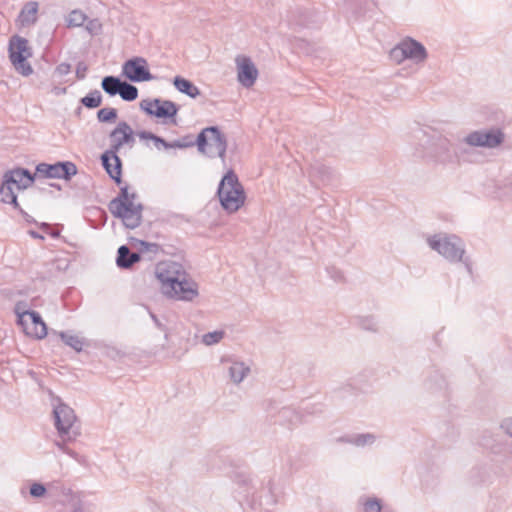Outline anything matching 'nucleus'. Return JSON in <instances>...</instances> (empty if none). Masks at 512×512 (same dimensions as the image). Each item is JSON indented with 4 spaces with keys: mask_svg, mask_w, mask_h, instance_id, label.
Listing matches in <instances>:
<instances>
[{
    "mask_svg": "<svg viewBox=\"0 0 512 512\" xmlns=\"http://www.w3.org/2000/svg\"><path fill=\"white\" fill-rule=\"evenodd\" d=\"M217 196L228 213L238 211L245 203L246 193L234 170H228L219 182Z\"/></svg>",
    "mask_w": 512,
    "mask_h": 512,
    "instance_id": "f257e3e1",
    "label": "nucleus"
},
{
    "mask_svg": "<svg viewBox=\"0 0 512 512\" xmlns=\"http://www.w3.org/2000/svg\"><path fill=\"white\" fill-rule=\"evenodd\" d=\"M428 244L431 249L437 251L449 262H461L470 275L473 273L472 261L470 257L465 256L464 244L458 236L449 235L440 238L438 235H434L428 238Z\"/></svg>",
    "mask_w": 512,
    "mask_h": 512,
    "instance_id": "f03ea898",
    "label": "nucleus"
},
{
    "mask_svg": "<svg viewBox=\"0 0 512 512\" xmlns=\"http://www.w3.org/2000/svg\"><path fill=\"white\" fill-rule=\"evenodd\" d=\"M55 401L57 403L54 404L52 414L59 437L76 440L81 435V430L74 410L59 397Z\"/></svg>",
    "mask_w": 512,
    "mask_h": 512,
    "instance_id": "7ed1b4c3",
    "label": "nucleus"
},
{
    "mask_svg": "<svg viewBox=\"0 0 512 512\" xmlns=\"http://www.w3.org/2000/svg\"><path fill=\"white\" fill-rule=\"evenodd\" d=\"M424 157L441 165L456 163L458 154L445 136L433 132L424 144Z\"/></svg>",
    "mask_w": 512,
    "mask_h": 512,
    "instance_id": "20e7f679",
    "label": "nucleus"
},
{
    "mask_svg": "<svg viewBox=\"0 0 512 512\" xmlns=\"http://www.w3.org/2000/svg\"><path fill=\"white\" fill-rule=\"evenodd\" d=\"M8 53L11 63L18 73L23 76L33 73L32 66L27 62V59L32 56V51L26 38L19 35L12 36L9 40Z\"/></svg>",
    "mask_w": 512,
    "mask_h": 512,
    "instance_id": "39448f33",
    "label": "nucleus"
},
{
    "mask_svg": "<svg viewBox=\"0 0 512 512\" xmlns=\"http://www.w3.org/2000/svg\"><path fill=\"white\" fill-rule=\"evenodd\" d=\"M390 55L398 63L408 59L415 64H421L428 58V52L424 45L411 37H406L401 40L391 50Z\"/></svg>",
    "mask_w": 512,
    "mask_h": 512,
    "instance_id": "423d86ee",
    "label": "nucleus"
},
{
    "mask_svg": "<svg viewBox=\"0 0 512 512\" xmlns=\"http://www.w3.org/2000/svg\"><path fill=\"white\" fill-rule=\"evenodd\" d=\"M198 142V151L200 153H206V148L210 145L215 147L216 152L210 153L209 157L218 156L222 160L225 159L227 139L218 126H209L202 129L198 134Z\"/></svg>",
    "mask_w": 512,
    "mask_h": 512,
    "instance_id": "0eeeda50",
    "label": "nucleus"
},
{
    "mask_svg": "<svg viewBox=\"0 0 512 512\" xmlns=\"http://www.w3.org/2000/svg\"><path fill=\"white\" fill-rule=\"evenodd\" d=\"M505 133L501 128L476 130L464 137L463 142L471 147L494 149L503 144Z\"/></svg>",
    "mask_w": 512,
    "mask_h": 512,
    "instance_id": "6e6552de",
    "label": "nucleus"
},
{
    "mask_svg": "<svg viewBox=\"0 0 512 512\" xmlns=\"http://www.w3.org/2000/svg\"><path fill=\"white\" fill-rule=\"evenodd\" d=\"M140 109L149 116L162 119H171V123L176 124V116L180 106L171 100L155 98L153 100H142L140 102Z\"/></svg>",
    "mask_w": 512,
    "mask_h": 512,
    "instance_id": "1a4fd4ad",
    "label": "nucleus"
},
{
    "mask_svg": "<svg viewBox=\"0 0 512 512\" xmlns=\"http://www.w3.org/2000/svg\"><path fill=\"white\" fill-rule=\"evenodd\" d=\"M35 170L37 177L66 181L78 172L77 166L71 161H58L53 164L42 162L36 165Z\"/></svg>",
    "mask_w": 512,
    "mask_h": 512,
    "instance_id": "9d476101",
    "label": "nucleus"
},
{
    "mask_svg": "<svg viewBox=\"0 0 512 512\" xmlns=\"http://www.w3.org/2000/svg\"><path fill=\"white\" fill-rule=\"evenodd\" d=\"M122 75L134 83L150 81L155 78L148 68L147 60L139 56L132 57L124 62Z\"/></svg>",
    "mask_w": 512,
    "mask_h": 512,
    "instance_id": "9b49d317",
    "label": "nucleus"
},
{
    "mask_svg": "<svg viewBox=\"0 0 512 512\" xmlns=\"http://www.w3.org/2000/svg\"><path fill=\"white\" fill-rule=\"evenodd\" d=\"M157 279L162 284L163 293L169 288H173V283L185 276L186 271L182 264L175 261H163L157 264L155 271Z\"/></svg>",
    "mask_w": 512,
    "mask_h": 512,
    "instance_id": "f8f14e48",
    "label": "nucleus"
},
{
    "mask_svg": "<svg viewBox=\"0 0 512 512\" xmlns=\"http://www.w3.org/2000/svg\"><path fill=\"white\" fill-rule=\"evenodd\" d=\"M36 177V171L31 173L27 168L17 167L4 173L0 188L15 185L18 190H24L35 182Z\"/></svg>",
    "mask_w": 512,
    "mask_h": 512,
    "instance_id": "ddd939ff",
    "label": "nucleus"
},
{
    "mask_svg": "<svg viewBox=\"0 0 512 512\" xmlns=\"http://www.w3.org/2000/svg\"><path fill=\"white\" fill-rule=\"evenodd\" d=\"M109 138L111 140V145L108 150L113 155H118V152L124 145L133 147L135 143L134 131L125 121L118 122L116 127L109 133Z\"/></svg>",
    "mask_w": 512,
    "mask_h": 512,
    "instance_id": "4468645a",
    "label": "nucleus"
},
{
    "mask_svg": "<svg viewBox=\"0 0 512 512\" xmlns=\"http://www.w3.org/2000/svg\"><path fill=\"white\" fill-rule=\"evenodd\" d=\"M164 294L176 300L192 301L198 295L197 284L186 273L173 283V288L165 290Z\"/></svg>",
    "mask_w": 512,
    "mask_h": 512,
    "instance_id": "2eb2a0df",
    "label": "nucleus"
},
{
    "mask_svg": "<svg viewBox=\"0 0 512 512\" xmlns=\"http://www.w3.org/2000/svg\"><path fill=\"white\" fill-rule=\"evenodd\" d=\"M236 63L238 82L246 88L252 87L258 77L257 67L252 60L246 56H238Z\"/></svg>",
    "mask_w": 512,
    "mask_h": 512,
    "instance_id": "dca6fc26",
    "label": "nucleus"
},
{
    "mask_svg": "<svg viewBox=\"0 0 512 512\" xmlns=\"http://www.w3.org/2000/svg\"><path fill=\"white\" fill-rule=\"evenodd\" d=\"M101 164L109 177L115 182L117 186L123 183L122 180V167L123 163L117 154H111L109 150L104 151L100 156Z\"/></svg>",
    "mask_w": 512,
    "mask_h": 512,
    "instance_id": "f3484780",
    "label": "nucleus"
},
{
    "mask_svg": "<svg viewBox=\"0 0 512 512\" xmlns=\"http://www.w3.org/2000/svg\"><path fill=\"white\" fill-rule=\"evenodd\" d=\"M143 210L144 206L142 203L135 204L134 201H131L130 205L121 211L122 214H117L115 218L120 219L125 228L133 230L142 224Z\"/></svg>",
    "mask_w": 512,
    "mask_h": 512,
    "instance_id": "a211bd4d",
    "label": "nucleus"
},
{
    "mask_svg": "<svg viewBox=\"0 0 512 512\" xmlns=\"http://www.w3.org/2000/svg\"><path fill=\"white\" fill-rule=\"evenodd\" d=\"M137 198V194L135 192H129V186L125 184L124 186L120 185V190L118 195L113 198L109 204L108 209L110 213L115 217L117 214H122V210L130 205L131 201H135Z\"/></svg>",
    "mask_w": 512,
    "mask_h": 512,
    "instance_id": "6ab92c4d",
    "label": "nucleus"
},
{
    "mask_svg": "<svg viewBox=\"0 0 512 512\" xmlns=\"http://www.w3.org/2000/svg\"><path fill=\"white\" fill-rule=\"evenodd\" d=\"M309 178L315 186L325 185L331 181L332 171L327 165L315 162L310 165Z\"/></svg>",
    "mask_w": 512,
    "mask_h": 512,
    "instance_id": "aec40b11",
    "label": "nucleus"
},
{
    "mask_svg": "<svg viewBox=\"0 0 512 512\" xmlns=\"http://www.w3.org/2000/svg\"><path fill=\"white\" fill-rule=\"evenodd\" d=\"M141 259L140 253L132 252L127 245H121L117 250L116 264L120 269H130Z\"/></svg>",
    "mask_w": 512,
    "mask_h": 512,
    "instance_id": "412c9836",
    "label": "nucleus"
},
{
    "mask_svg": "<svg viewBox=\"0 0 512 512\" xmlns=\"http://www.w3.org/2000/svg\"><path fill=\"white\" fill-rule=\"evenodd\" d=\"M39 4L36 1L27 2L18 15V21L21 26L29 27L37 22V13Z\"/></svg>",
    "mask_w": 512,
    "mask_h": 512,
    "instance_id": "4be33fe9",
    "label": "nucleus"
},
{
    "mask_svg": "<svg viewBox=\"0 0 512 512\" xmlns=\"http://www.w3.org/2000/svg\"><path fill=\"white\" fill-rule=\"evenodd\" d=\"M275 407H271L268 411L271 413V416L277 417L276 421H279L281 424L288 423L290 425H296L300 422V415L290 407H281L277 414L273 413Z\"/></svg>",
    "mask_w": 512,
    "mask_h": 512,
    "instance_id": "5701e85b",
    "label": "nucleus"
},
{
    "mask_svg": "<svg viewBox=\"0 0 512 512\" xmlns=\"http://www.w3.org/2000/svg\"><path fill=\"white\" fill-rule=\"evenodd\" d=\"M173 85L174 87L180 92L183 93L190 98H196L200 95V90L197 86L194 85V83L182 76H175L173 78Z\"/></svg>",
    "mask_w": 512,
    "mask_h": 512,
    "instance_id": "b1692460",
    "label": "nucleus"
},
{
    "mask_svg": "<svg viewBox=\"0 0 512 512\" xmlns=\"http://www.w3.org/2000/svg\"><path fill=\"white\" fill-rule=\"evenodd\" d=\"M28 317L34 329L33 332L29 331V335H34L37 339L44 338L47 335V325L41 315L37 311L31 310L30 313H28Z\"/></svg>",
    "mask_w": 512,
    "mask_h": 512,
    "instance_id": "393cba45",
    "label": "nucleus"
},
{
    "mask_svg": "<svg viewBox=\"0 0 512 512\" xmlns=\"http://www.w3.org/2000/svg\"><path fill=\"white\" fill-rule=\"evenodd\" d=\"M123 81L118 76L108 75L102 78L101 88L106 94L113 97L119 94Z\"/></svg>",
    "mask_w": 512,
    "mask_h": 512,
    "instance_id": "a878e982",
    "label": "nucleus"
},
{
    "mask_svg": "<svg viewBox=\"0 0 512 512\" xmlns=\"http://www.w3.org/2000/svg\"><path fill=\"white\" fill-rule=\"evenodd\" d=\"M249 372L250 367L246 366L243 362H232V365L229 367L230 378L235 384L242 382Z\"/></svg>",
    "mask_w": 512,
    "mask_h": 512,
    "instance_id": "bb28decb",
    "label": "nucleus"
},
{
    "mask_svg": "<svg viewBox=\"0 0 512 512\" xmlns=\"http://www.w3.org/2000/svg\"><path fill=\"white\" fill-rule=\"evenodd\" d=\"M339 442L351 443L356 446H365L375 441V436L371 433L357 434L355 436H343L338 439Z\"/></svg>",
    "mask_w": 512,
    "mask_h": 512,
    "instance_id": "cd10ccee",
    "label": "nucleus"
},
{
    "mask_svg": "<svg viewBox=\"0 0 512 512\" xmlns=\"http://www.w3.org/2000/svg\"><path fill=\"white\" fill-rule=\"evenodd\" d=\"M59 336L61 340L76 352H81L84 346V339L77 335H73L70 332H60Z\"/></svg>",
    "mask_w": 512,
    "mask_h": 512,
    "instance_id": "c85d7f7f",
    "label": "nucleus"
},
{
    "mask_svg": "<svg viewBox=\"0 0 512 512\" xmlns=\"http://www.w3.org/2000/svg\"><path fill=\"white\" fill-rule=\"evenodd\" d=\"M80 103L87 109L98 108L102 104V95L99 90H92L80 99Z\"/></svg>",
    "mask_w": 512,
    "mask_h": 512,
    "instance_id": "c756f323",
    "label": "nucleus"
},
{
    "mask_svg": "<svg viewBox=\"0 0 512 512\" xmlns=\"http://www.w3.org/2000/svg\"><path fill=\"white\" fill-rule=\"evenodd\" d=\"M118 95L121 97L122 100L132 102L138 98V88L135 85L124 80L120 87V92Z\"/></svg>",
    "mask_w": 512,
    "mask_h": 512,
    "instance_id": "7c9ffc66",
    "label": "nucleus"
},
{
    "mask_svg": "<svg viewBox=\"0 0 512 512\" xmlns=\"http://www.w3.org/2000/svg\"><path fill=\"white\" fill-rule=\"evenodd\" d=\"M0 195L3 203L12 205L14 209L20 212L22 208L18 203L13 187L6 186L5 188H0Z\"/></svg>",
    "mask_w": 512,
    "mask_h": 512,
    "instance_id": "2f4dec72",
    "label": "nucleus"
},
{
    "mask_svg": "<svg viewBox=\"0 0 512 512\" xmlns=\"http://www.w3.org/2000/svg\"><path fill=\"white\" fill-rule=\"evenodd\" d=\"M321 21L320 14H317L310 10L299 11L298 24L301 26H310L317 24Z\"/></svg>",
    "mask_w": 512,
    "mask_h": 512,
    "instance_id": "473e14b6",
    "label": "nucleus"
},
{
    "mask_svg": "<svg viewBox=\"0 0 512 512\" xmlns=\"http://www.w3.org/2000/svg\"><path fill=\"white\" fill-rule=\"evenodd\" d=\"M30 309H27V304L23 301H19L15 304L14 312L17 315V323L21 325L26 334H30L28 327H26V320L25 317L28 316V313H30Z\"/></svg>",
    "mask_w": 512,
    "mask_h": 512,
    "instance_id": "72a5a7b5",
    "label": "nucleus"
},
{
    "mask_svg": "<svg viewBox=\"0 0 512 512\" xmlns=\"http://www.w3.org/2000/svg\"><path fill=\"white\" fill-rule=\"evenodd\" d=\"M118 118L117 109L104 107L97 111V120L100 123H114Z\"/></svg>",
    "mask_w": 512,
    "mask_h": 512,
    "instance_id": "f704fd0d",
    "label": "nucleus"
},
{
    "mask_svg": "<svg viewBox=\"0 0 512 512\" xmlns=\"http://www.w3.org/2000/svg\"><path fill=\"white\" fill-rule=\"evenodd\" d=\"M130 241H131V243L135 242V243H137L139 245L138 253H140L141 257H142V254H144V253L157 254L161 250L160 245L157 244V243H151V242H147V241H144V240H139V239L134 238V237H131Z\"/></svg>",
    "mask_w": 512,
    "mask_h": 512,
    "instance_id": "c9c22d12",
    "label": "nucleus"
},
{
    "mask_svg": "<svg viewBox=\"0 0 512 512\" xmlns=\"http://www.w3.org/2000/svg\"><path fill=\"white\" fill-rule=\"evenodd\" d=\"M136 135L142 139V140H151L154 142L155 146L159 148V146H163L165 149H167L168 141H166L164 138L150 132V131H138Z\"/></svg>",
    "mask_w": 512,
    "mask_h": 512,
    "instance_id": "e433bc0d",
    "label": "nucleus"
},
{
    "mask_svg": "<svg viewBox=\"0 0 512 512\" xmlns=\"http://www.w3.org/2000/svg\"><path fill=\"white\" fill-rule=\"evenodd\" d=\"M224 335L225 332L223 330L208 332L202 336V342L207 346H211L213 344L220 342L223 339Z\"/></svg>",
    "mask_w": 512,
    "mask_h": 512,
    "instance_id": "4c0bfd02",
    "label": "nucleus"
},
{
    "mask_svg": "<svg viewBox=\"0 0 512 512\" xmlns=\"http://www.w3.org/2000/svg\"><path fill=\"white\" fill-rule=\"evenodd\" d=\"M38 227L52 238H59L63 225L56 224L53 226L47 222H42L38 224Z\"/></svg>",
    "mask_w": 512,
    "mask_h": 512,
    "instance_id": "58836bf2",
    "label": "nucleus"
},
{
    "mask_svg": "<svg viewBox=\"0 0 512 512\" xmlns=\"http://www.w3.org/2000/svg\"><path fill=\"white\" fill-rule=\"evenodd\" d=\"M86 15L80 10H73L68 17L69 27H80L86 20Z\"/></svg>",
    "mask_w": 512,
    "mask_h": 512,
    "instance_id": "ea45409f",
    "label": "nucleus"
},
{
    "mask_svg": "<svg viewBox=\"0 0 512 512\" xmlns=\"http://www.w3.org/2000/svg\"><path fill=\"white\" fill-rule=\"evenodd\" d=\"M75 440H68L65 438H60V440H55L54 444L65 454L69 455L70 457L78 460L79 454L75 452L74 450L67 447V443L74 442Z\"/></svg>",
    "mask_w": 512,
    "mask_h": 512,
    "instance_id": "a19ab883",
    "label": "nucleus"
},
{
    "mask_svg": "<svg viewBox=\"0 0 512 512\" xmlns=\"http://www.w3.org/2000/svg\"><path fill=\"white\" fill-rule=\"evenodd\" d=\"M358 325L363 330H366V331H371V332H377L378 331L377 323H376V321H375L373 316L359 317L358 318Z\"/></svg>",
    "mask_w": 512,
    "mask_h": 512,
    "instance_id": "79ce46f5",
    "label": "nucleus"
},
{
    "mask_svg": "<svg viewBox=\"0 0 512 512\" xmlns=\"http://www.w3.org/2000/svg\"><path fill=\"white\" fill-rule=\"evenodd\" d=\"M233 481L239 486V487H243L245 488L244 489V492L246 493V495H249L250 494V490L252 489V487H250V478L243 474V473H235L234 476H233Z\"/></svg>",
    "mask_w": 512,
    "mask_h": 512,
    "instance_id": "37998d69",
    "label": "nucleus"
},
{
    "mask_svg": "<svg viewBox=\"0 0 512 512\" xmlns=\"http://www.w3.org/2000/svg\"><path fill=\"white\" fill-rule=\"evenodd\" d=\"M364 512H381L382 503L378 498H368L364 503Z\"/></svg>",
    "mask_w": 512,
    "mask_h": 512,
    "instance_id": "c03bdc74",
    "label": "nucleus"
},
{
    "mask_svg": "<svg viewBox=\"0 0 512 512\" xmlns=\"http://www.w3.org/2000/svg\"><path fill=\"white\" fill-rule=\"evenodd\" d=\"M29 493L33 498H42L47 493V487L40 482H34L29 488Z\"/></svg>",
    "mask_w": 512,
    "mask_h": 512,
    "instance_id": "a18cd8bd",
    "label": "nucleus"
},
{
    "mask_svg": "<svg viewBox=\"0 0 512 512\" xmlns=\"http://www.w3.org/2000/svg\"><path fill=\"white\" fill-rule=\"evenodd\" d=\"M435 382V389H443L446 387V380L443 375L435 372V375L428 380L429 389H434L432 382Z\"/></svg>",
    "mask_w": 512,
    "mask_h": 512,
    "instance_id": "49530a36",
    "label": "nucleus"
},
{
    "mask_svg": "<svg viewBox=\"0 0 512 512\" xmlns=\"http://www.w3.org/2000/svg\"><path fill=\"white\" fill-rule=\"evenodd\" d=\"M48 491L55 495L58 493L67 495L70 492V489H66L60 482H53V483L48 484L47 492Z\"/></svg>",
    "mask_w": 512,
    "mask_h": 512,
    "instance_id": "de8ad7c7",
    "label": "nucleus"
},
{
    "mask_svg": "<svg viewBox=\"0 0 512 512\" xmlns=\"http://www.w3.org/2000/svg\"><path fill=\"white\" fill-rule=\"evenodd\" d=\"M326 271L335 282H342L344 280V275H343L342 271H340L336 267H334V266L327 267Z\"/></svg>",
    "mask_w": 512,
    "mask_h": 512,
    "instance_id": "09e8293b",
    "label": "nucleus"
},
{
    "mask_svg": "<svg viewBox=\"0 0 512 512\" xmlns=\"http://www.w3.org/2000/svg\"><path fill=\"white\" fill-rule=\"evenodd\" d=\"M94 214H95V216H97V218L99 220L98 227L104 226L108 219V215H107L106 211L102 208L96 207L94 209Z\"/></svg>",
    "mask_w": 512,
    "mask_h": 512,
    "instance_id": "8fccbe9b",
    "label": "nucleus"
},
{
    "mask_svg": "<svg viewBox=\"0 0 512 512\" xmlns=\"http://www.w3.org/2000/svg\"><path fill=\"white\" fill-rule=\"evenodd\" d=\"M88 70V66L85 62L80 61L76 66V77L78 80H82L86 77V72Z\"/></svg>",
    "mask_w": 512,
    "mask_h": 512,
    "instance_id": "3c124183",
    "label": "nucleus"
},
{
    "mask_svg": "<svg viewBox=\"0 0 512 512\" xmlns=\"http://www.w3.org/2000/svg\"><path fill=\"white\" fill-rule=\"evenodd\" d=\"M70 71L71 65L69 63L63 62L56 66L54 73L59 76H64L70 73Z\"/></svg>",
    "mask_w": 512,
    "mask_h": 512,
    "instance_id": "603ef678",
    "label": "nucleus"
},
{
    "mask_svg": "<svg viewBox=\"0 0 512 512\" xmlns=\"http://www.w3.org/2000/svg\"><path fill=\"white\" fill-rule=\"evenodd\" d=\"M182 144H186V148L193 147L196 145L198 147V136L194 139L193 135H185L179 139Z\"/></svg>",
    "mask_w": 512,
    "mask_h": 512,
    "instance_id": "864d4df0",
    "label": "nucleus"
},
{
    "mask_svg": "<svg viewBox=\"0 0 512 512\" xmlns=\"http://www.w3.org/2000/svg\"><path fill=\"white\" fill-rule=\"evenodd\" d=\"M501 428L512 438V419H506L502 422Z\"/></svg>",
    "mask_w": 512,
    "mask_h": 512,
    "instance_id": "5fc2aeb1",
    "label": "nucleus"
},
{
    "mask_svg": "<svg viewBox=\"0 0 512 512\" xmlns=\"http://www.w3.org/2000/svg\"><path fill=\"white\" fill-rule=\"evenodd\" d=\"M71 512H84V505L81 500L74 501L72 504V511Z\"/></svg>",
    "mask_w": 512,
    "mask_h": 512,
    "instance_id": "6e6d98bb",
    "label": "nucleus"
},
{
    "mask_svg": "<svg viewBox=\"0 0 512 512\" xmlns=\"http://www.w3.org/2000/svg\"><path fill=\"white\" fill-rule=\"evenodd\" d=\"M20 214L22 215V217L24 218V220L29 223V224H36L38 225L39 223H37V221L32 217L30 216L26 211H24L23 209H20Z\"/></svg>",
    "mask_w": 512,
    "mask_h": 512,
    "instance_id": "4d7b16f0",
    "label": "nucleus"
},
{
    "mask_svg": "<svg viewBox=\"0 0 512 512\" xmlns=\"http://www.w3.org/2000/svg\"><path fill=\"white\" fill-rule=\"evenodd\" d=\"M171 148L184 149V148H186V144H182V143L180 142V140H179V139H177V140H174V141H172V142H168V144H167V149H171Z\"/></svg>",
    "mask_w": 512,
    "mask_h": 512,
    "instance_id": "13d9d810",
    "label": "nucleus"
},
{
    "mask_svg": "<svg viewBox=\"0 0 512 512\" xmlns=\"http://www.w3.org/2000/svg\"><path fill=\"white\" fill-rule=\"evenodd\" d=\"M150 317L159 329L163 331L166 330L165 326L160 322V320L154 313L150 312Z\"/></svg>",
    "mask_w": 512,
    "mask_h": 512,
    "instance_id": "bf43d9fd",
    "label": "nucleus"
},
{
    "mask_svg": "<svg viewBox=\"0 0 512 512\" xmlns=\"http://www.w3.org/2000/svg\"><path fill=\"white\" fill-rule=\"evenodd\" d=\"M28 234L34 238V239H39V240H44V236L40 233H38L37 231H34V230H29L28 231Z\"/></svg>",
    "mask_w": 512,
    "mask_h": 512,
    "instance_id": "052dcab7",
    "label": "nucleus"
},
{
    "mask_svg": "<svg viewBox=\"0 0 512 512\" xmlns=\"http://www.w3.org/2000/svg\"><path fill=\"white\" fill-rule=\"evenodd\" d=\"M53 92L55 95H62L67 92V88L66 87H55L53 89Z\"/></svg>",
    "mask_w": 512,
    "mask_h": 512,
    "instance_id": "680f3d73",
    "label": "nucleus"
},
{
    "mask_svg": "<svg viewBox=\"0 0 512 512\" xmlns=\"http://www.w3.org/2000/svg\"><path fill=\"white\" fill-rule=\"evenodd\" d=\"M268 490L271 494L273 493V483L271 479L268 481Z\"/></svg>",
    "mask_w": 512,
    "mask_h": 512,
    "instance_id": "e2e57ef3",
    "label": "nucleus"
},
{
    "mask_svg": "<svg viewBox=\"0 0 512 512\" xmlns=\"http://www.w3.org/2000/svg\"><path fill=\"white\" fill-rule=\"evenodd\" d=\"M93 28H94L93 21H90V22H89V25L87 26V29H88L91 33H93Z\"/></svg>",
    "mask_w": 512,
    "mask_h": 512,
    "instance_id": "0e129e2a",
    "label": "nucleus"
},
{
    "mask_svg": "<svg viewBox=\"0 0 512 512\" xmlns=\"http://www.w3.org/2000/svg\"><path fill=\"white\" fill-rule=\"evenodd\" d=\"M50 187H53V188H56L57 190H61V186L57 183H50L49 184Z\"/></svg>",
    "mask_w": 512,
    "mask_h": 512,
    "instance_id": "69168bd1",
    "label": "nucleus"
},
{
    "mask_svg": "<svg viewBox=\"0 0 512 512\" xmlns=\"http://www.w3.org/2000/svg\"><path fill=\"white\" fill-rule=\"evenodd\" d=\"M484 481H485V479L482 476L479 479H473V483H475V484H478V483H481V482H484Z\"/></svg>",
    "mask_w": 512,
    "mask_h": 512,
    "instance_id": "338daca9",
    "label": "nucleus"
},
{
    "mask_svg": "<svg viewBox=\"0 0 512 512\" xmlns=\"http://www.w3.org/2000/svg\"><path fill=\"white\" fill-rule=\"evenodd\" d=\"M479 471H480V469H474V470L472 471V478H474V474H475V473H479Z\"/></svg>",
    "mask_w": 512,
    "mask_h": 512,
    "instance_id": "774afa93",
    "label": "nucleus"
}]
</instances>
